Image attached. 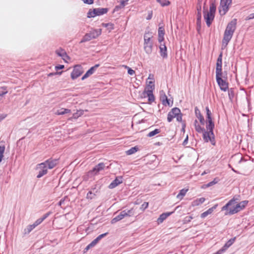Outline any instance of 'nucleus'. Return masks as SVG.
<instances>
[{
  "label": "nucleus",
  "instance_id": "9b49d317",
  "mask_svg": "<svg viewBox=\"0 0 254 254\" xmlns=\"http://www.w3.org/2000/svg\"><path fill=\"white\" fill-rule=\"evenodd\" d=\"M214 135L213 132L211 131H204L203 132V138L205 142L210 141L212 145H215Z\"/></svg>",
  "mask_w": 254,
  "mask_h": 254
},
{
  "label": "nucleus",
  "instance_id": "338daca9",
  "mask_svg": "<svg viewBox=\"0 0 254 254\" xmlns=\"http://www.w3.org/2000/svg\"><path fill=\"white\" fill-rule=\"evenodd\" d=\"M64 202V200L61 199L59 202V205L61 206Z\"/></svg>",
  "mask_w": 254,
  "mask_h": 254
},
{
  "label": "nucleus",
  "instance_id": "4d7b16f0",
  "mask_svg": "<svg viewBox=\"0 0 254 254\" xmlns=\"http://www.w3.org/2000/svg\"><path fill=\"white\" fill-rule=\"evenodd\" d=\"M127 73L129 75H133L135 73V71L131 69V68H128V71H127Z\"/></svg>",
  "mask_w": 254,
  "mask_h": 254
},
{
  "label": "nucleus",
  "instance_id": "ddd939ff",
  "mask_svg": "<svg viewBox=\"0 0 254 254\" xmlns=\"http://www.w3.org/2000/svg\"><path fill=\"white\" fill-rule=\"evenodd\" d=\"M105 167V165L103 163H100L98 165L95 166V167L90 171L88 172V174L91 175H96L99 172L104 170Z\"/></svg>",
  "mask_w": 254,
  "mask_h": 254
},
{
  "label": "nucleus",
  "instance_id": "dca6fc26",
  "mask_svg": "<svg viewBox=\"0 0 254 254\" xmlns=\"http://www.w3.org/2000/svg\"><path fill=\"white\" fill-rule=\"evenodd\" d=\"M222 75H216L217 82L221 90L226 91L228 88V84L225 80L222 79Z\"/></svg>",
  "mask_w": 254,
  "mask_h": 254
},
{
  "label": "nucleus",
  "instance_id": "4468645a",
  "mask_svg": "<svg viewBox=\"0 0 254 254\" xmlns=\"http://www.w3.org/2000/svg\"><path fill=\"white\" fill-rule=\"evenodd\" d=\"M222 54L221 53L217 60L216 67V75H222Z\"/></svg>",
  "mask_w": 254,
  "mask_h": 254
},
{
  "label": "nucleus",
  "instance_id": "37998d69",
  "mask_svg": "<svg viewBox=\"0 0 254 254\" xmlns=\"http://www.w3.org/2000/svg\"><path fill=\"white\" fill-rule=\"evenodd\" d=\"M107 233H105L99 235L95 239H94L97 243L103 237L106 236L107 235Z\"/></svg>",
  "mask_w": 254,
  "mask_h": 254
},
{
  "label": "nucleus",
  "instance_id": "bf43d9fd",
  "mask_svg": "<svg viewBox=\"0 0 254 254\" xmlns=\"http://www.w3.org/2000/svg\"><path fill=\"white\" fill-rule=\"evenodd\" d=\"M201 13H200V12H198V14H197V22H200V20H201Z\"/></svg>",
  "mask_w": 254,
  "mask_h": 254
},
{
  "label": "nucleus",
  "instance_id": "09e8293b",
  "mask_svg": "<svg viewBox=\"0 0 254 254\" xmlns=\"http://www.w3.org/2000/svg\"><path fill=\"white\" fill-rule=\"evenodd\" d=\"M43 221L42 220V219L40 218L39 219H38L33 224L34 225V226L35 227L37 226L38 225H39V224H40Z\"/></svg>",
  "mask_w": 254,
  "mask_h": 254
},
{
  "label": "nucleus",
  "instance_id": "0e129e2a",
  "mask_svg": "<svg viewBox=\"0 0 254 254\" xmlns=\"http://www.w3.org/2000/svg\"><path fill=\"white\" fill-rule=\"evenodd\" d=\"M7 92L6 89H4L3 91H2L1 93L0 92V95H4V94H6Z\"/></svg>",
  "mask_w": 254,
  "mask_h": 254
},
{
  "label": "nucleus",
  "instance_id": "3c124183",
  "mask_svg": "<svg viewBox=\"0 0 254 254\" xmlns=\"http://www.w3.org/2000/svg\"><path fill=\"white\" fill-rule=\"evenodd\" d=\"M197 117L199 120V121L201 123V124L204 125V120L203 116L200 114H199L198 116H197Z\"/></svg>",
  "mask_w": 254,
  "mask_h": 254
},
{
  "label": "nucleus",
  "instance_id": "5fc2aeb1",
  "mask_svg": "<svg viewBox=\"0 0 254 254\" xmlns=\"http://www.w3.org/2000/svg\"><path fill=\"white\" fill-rule=\"evenodd\" d=\"M85 3L88 4H92L94 2V0H82Z\"/></svg>",
  "mask_w": 254,
  "mask_h": 254
},
{
  "label": "nucleus",
  "instance_id": "69168bd1",
  "mask_svg": "<svg viewBox=\"0 0 254 254\" xmlns=\"http://www.w3.org/2000/svg\"><path fill=\"white\" fill-rule=\"evenodd\" d=\"M188 136H187V137L186 138V139L183 141V145H186L188 143Z\"/></svg>",
  "mask_w": 254,
  "mask_h": 254
},
{
  "label": "nucleus",
  "instance_id": "58836bf2",
  "mask_svg": "<svg viewBox=\"0 0 254 254\" xmlns=\"http://www.w3.org/2000/svg\"><path fill=\"white\" fill-rule=\"evenodd\" d=\"M5 151V146L4 145L0 146V163L1 162L3 157V153Z\"/></svg>",
  "mask_w": 254,
  "mask_h": 254
},
{
  "label": "nucleus",
  "instance_id": "423d86ee",
  "mask_svg": "<svg viewBox=\"0 0 254 254\" xmlns=\"http://www.w3.org/2000/svg\"><path fill=\"white\" fill-rule=\"evenodd\" d=\"M149 34H145L144 36V49L147 54H150L152 52L153 42Z\"/></svg>",
  "mask_w": 254,
  "mask_h": 254
},
{
  "label": "nucleus",
  "instance_id": "c9c22d12",
  "mask_svg": "<svg viewBox=\"0 0 254 254\" xmlns=\"http://www.w3.org/2000/svg\"><path fill=\"white\" fill-rule=\"evenodd\" d=\"M159 132H160V129H155L154 130L150 131L147 134V136L148 137H152V136H153L155 135L156 134L159 133Z\"/></svg>",
  "mask_w": 254,
  "mask_h": 254
},
{
  "label": "nucleus",
  "instance_id": "aec40b11",
  "mask_svg": "<svg viewBox=\"0 0 254 254\" xmlns=\"http://www.w3.org/2000/svg\"><path fill=\"white\" fill-rule=\"evenodd\" d=\"M48 169H52L54 168L58 164V160L57 159H48L44 162Z\"/></svg>",
  "mask_w": 254,
  "mask_h": 254
},
{
  "label": "nucleus",
  "instance_id": "c85d7f7f",
  "mask_svg": "<svg viewBox=\"0 0 254 254\" xmlns=\"http://www.w3.org/2000/svg\"><path fill=\"white\" fill-rule=\"evenodd\" d=\"M194 127L196 131L199 133L203 132L204 129L200 127L197 120L194 121Z\"/></svg>",
  "mask_w": 254,
  "mask_h": 254
},
{
  "label": "nucleus",
  "instance_id": "de8ad7c7",
  "mask_svg": "<svg viewBox=\"0 0 254 254\" xmlns=\"http://www.w3.org/2000/svg\"><path fill=\"white\" fill-rule=\"evenodd\" d=\"M148 206V203L146 202H144L143 203V204L141 205L140 207V209L142 210H144L146 208H147Z\"/></svg>",
  "mask_w": 254,
  "mask_h": 254
},
{
  "label": "nucleus",
  "instance_id": "603ef678",
  "mask_svg": "<svg viewBox=\"0 0 254 254\" xmlns=\"http://www.w3.org/2000/svg\"><path fill=\"white\" fill-rule=\"evenodd\" d=\"M206 112H207V119H211V112L210 111L209 108L208 107L206 108Z\"/></svg>",
  "mask_w": 254,
  "mask_h": 254
},
{
  "label": "nucleus",
  "instance_id": "8fccbe9b",
  "mask_svg": "<svg viewBox=\"0 0 254 254\" xmlns=\"http://www.w3.org/2000/svg\"><path fill=\"white\" fill-rule=\"evenodd\" d=\"M176 120L178 122H181L182 121V115L181 113L178 114V115L176 116Z\"/></svg>",
  "mask_w": 254,
  "mask_h": 254
},
{
  "label": "nucleus",
  "instance_id": "72a5a7b5",
  "mask_svg": "<svg viewBox=\"0 0 254 254\" xmlns=\"http://www.w3.org/2000/svg\"><path fill=\"white\" fill-rule=\"evenodd\" d=\"M162 6H167L170 4V2L167 0H156Z\"/></svg>",
  "mask_w": 254,
  "mask_h": 254
},
{
  "label": "nucleus",
  "instance_id": "f257e3e1",
  "mask_svg": "<svg viewBox=\"0 0 254 254\" xmlns=\"http://www.w3.org/2000/svg\"><path fill=\"white\" fill-rule=\"evenodd\" d=\"M236 23L237 20L234 19L228 24L222 40V49L225 48L231 40L236 29Z\"/></svg>",
  "mask_w": 254,
  "mask_h": 254
},
{
  "label": "nucleus",
  "instance_id": "c03bdc74",
  "mask_svg": "<svg viewBox=\"0 0 254 254\" xmlns=\"http://www.w3.org/2000/svg\"><path fill=\"white\" fill-rule=\"evenodd\" d=\"M95 195V193H93L91 191H90L87 193L86 197L88 199H91L94 198Z\"/></svg>",
  "mask_w": 254,
  "mask_h": 254
},
{
  "label": "nucleus",
  "instance_id": "7c9ffc66",
  "mask_svg": "<svg viewBox=\"0 0 254 254\" xmlns=\"http://www.w3.org/2000/svg\"><path fill=\"white\" fill-rule=\"evenodd\" d=\"M70 110L67 109L62 108L60 110H58L56 114L58 115H62L65 114L69 113L70 112Z\"/></svg>",
  "mask_w": 254,
  "mask_h": 254
},
{
  "label": "nucleus",
  "instance_id": "a18cd8bd",
  "mask_svg": "<svg viewBox=\"0 0 254 254\" xmlns=\"http://www.w3.org/2000/svg\"><path fill=\"white\" fill-rule=\"evenodd\" d=\"M235 239H236L235 237L232 238V239H230L228 241H227L226 243L230 247L235 242Z\"/></svg>",
  "mask_w": 254,
  "mask_h": 254
},
{
  "label": "nucleus",
  "instance_id": "4be33fe9",
  "mask_svg": "<svg viewBox=\"0 0 254 254\" xmlns=\"http://www.w3.org/2000/svg\"><path fill=\"white\" fill-rule=\"evenodd\" d=\"M231 161L232 162H238V163L240 164L243 161H246V160L243 159L241 154H237L232 156Z\"/></svg>",
  "mask_w": 254,
  "mask_h": 254
},
{
  "label": "nucleus",
  "instance_id": "79ce46f5",
  "mask_svg": "<svg viewBox=\"0 0 254 254\" xmlns=\"http://www.w3.org/2000/svg\"><path fill=\"white\" fill-rule=\"evenodd\" d=\"M193 219L192 216H186L184 219V223L186 224L191 221V220Z\"/></svg>",
  "mask_w": 254,
  "mask_h": 254
},
{
  "label": "nucleus",
  "instance_id": "7ed1b4c3",
  "mask_svg": "<svg viewBox=\"0 0 254 254\" xmlns=\"http://www.w3.org/2000/svg\"><path fill=\"white\" fill-rule=\"evenodd\" d=\"M101 29H92L89 33H86L80 41V43L90 41L92 39L97 38L101 35Z\"/></svg>",
  "mask_w": 254,
  "mask_h": 254
},
{
  "label": "nucleus",
  "instance_id": "f704fd0d",
  "mask_svg": "<svg viewBox=\"0 0 254 254\" xmlns=\"http://www.w3.org/2000/svg\"><path fill=\"white\" fill-rule=\"evenodd\" d=\"M84 111V110H79L77 111L75 113L73 114V118L74 119H77L78 117H80L82 115H83Z\"/></svg>",
  "mask_w": 254,
  "mask_h": 254
},
{
  "label": "nucleus",
  "instance_id": "49530a36",
  "mask_svg": "<svg viewBox=\"0 0 254 254\" xmlns=\"http://www.w3.org/2000/svg\"><path fill=\"white\" fill-rule=\"evenodd\" d=\"M128 0H122L121 2V4L120 6H117L116 8H122L124 7L126 4L127 3Z\"/></svg>",
  "mask_w": 254,
  "mask_h": 254
},
{
  "label": "nucleus",
  "instance_id": "4c0bfd02",
  "mask_svg": "<svg viewBox=\"0 0 254 254\" xmlns=\"http://www.w3.org/2000/svg\"><path fill=\"white\" fill-rule=\"evenodd\" d=\"M229 248V246H228L226 243L221 249H220L217 252V253L218 254H222L223 253H224L226 251V250Z\"/></svg>",
  "mask_w": 254,
  "mask_h": 254
},
{
  "label": "nucleus",
  "instance_id": "052dcab7",
  "mask_svg": "<svg viewBox=\"0 0 254 254\" xmlns=\"http://www.w3.org/2000/svg\"><path fill=\"white\" fill-rule=\"evenodd\" d=\"M64 68V65H58V66H56V69L57 70L62 69H63Z\"/></svg>",
  "mask_w": 254,
  "mask_h": 254
},
{
  "label": "nucleus",
  "instance_id": "e433bc0d",
  "mask_svg": "<svg viewBox=\"0 0 254 254\" xmlns=\"http://www.w3.org/2000/svg\"><path fill=\"white\" fill-rule=\"evenodd\" d=\"M229 248V246H228L226 243L221 249H220L217 252V253L218 254H222L223 253H224L226 251V250Z\"/></svg>",
  "mask_w": 254,
  "mask_h": 254
},
{
  "label": "nucleus",
  "instance_id": "f8f14e48",
  "mask_svg": "<svg viewBox=\"0 0 254 254\" xmlns=\"http://www.w3.org/2000/svg\"><path fill=\"white\" fill-rule=\"evenodd\" d=\"M83 71L82 67L80 65H76L74 66L73 70L71 73V78L74 79L79 77L82 73Z\"/></svg>",
  "mask_w": 254,
  "mask_h": 254
},
{
  "label": "nucleus",
  "instance_id": "9d476101",
  "mask_svg": "<svg viewBox=\"0 0 254 254\" xmlns=\"http://www.w3.org/2000/svg\"><path fill=\"white\" fill-rule=\"evenodd\" d=\"M36 170L38 171L37 178H40L48 173V167H46L44 162L38 164Z\"/></svg>",
  "mask_w": 254,
  "mask_h": 254
},
{
  "label": "nucleus",
  "instance_id": "c756f323",
  "mask_svg": "<svg viewBox=\"0 0 254 254\" xmlns=\"http://www.w3.org/2000/svg\"><path fill=\"white\" fill-rule=\"evenodd\" d=\"M36 227L33 224L32 225H29L27 226L26 228L24 230V234H28L30 233L32 230H33Z\"/></svg>",
  "mask_w": 254,
  "mask_h": 254
},
{
  "label": "nucleus",
  "instance_id": "5701e85b",
  "mask_svg": "<svg viewBox=\"0 0 254 254\" xmlns=\"http://www.w3.org/2000/svg\"><path fill=\"white\" fill-rule=\"evenodd\" d=\"M173 212L163 213L160 215L157 219V222L158 224L162 223L168 216L172 214Z\"/></svg>",
  "mask_w": 254,
  "mask_h": 254
},
{
  "label": "nucleus",
  "instance_id": "6e6552de",
  "mask_svg": "<svg viewBox=\"0 0 254 254\" xmlns=\"http://www.w3.org/2000/svg\"><path fill=\"white\" fill-rule=\"evenodd\" d=\"M236 205V201L234 198L231 199L229 202L224 206H223L222 208V211H226L225 214L227 215H233L236 214V213H233L232 211L233 210L234 208H235Z\"/></svg>",
  "mask_w": 254,
  "mask_h": 254
},
{
  "label": "nucleus",
  "instance_id": "774afa93",
  "mask_svg": "<svg viewBox=\"0 0 254 254\" xmlns=\"http://www.w3.org/2000/svg\"><path fill=\"white\" fill-rule=\"evenodd\" d=\"M197 9L198 10V12H200V10H201V6L199 5V6H197Z\"/></svg>",
  "mask_w": 254,
  "mask_h": 254
},
{
  "label": "nucleus",
  "instance_id": "a211bd4d",
  "mask_svg": "<svg viewBox=\"0 0 254 254\" xmlns=\"http://www.w3.org/2000/svg\"><path fill=\"white\" fill-rule=\"evenodd\" d=\"M248 201L244 200L240 202L239 203L236 202L235 208L232 211L233 213H238L241 210H243L247 205Z\"/></svg>",
  "mask_w": 254,
  "mask_h": 254
},
{
  "label": "nucleus",
  "instance_id": "393cba45",
  "mask_svg": "<svg viewBox=\"0 0 254 254\" xmlns=\"http://www.w3.org/2000/svg\"><path fill=\"white\" fill-rule=\"evenodd\" d=\"M216 207H217V205H215L214 206L212 207L211 208H209L206 211L201 213V216H200L202 218H204L209 214H211L212 213V212L214 211V210L216 208Z\"/></svg>",
  "mask_w": 254,
  "mask_h": 254
},
{
  "label": "nucleus",
  "instance_id": "473e14b6",
  "mask_svg": "<svg viewBox=\"0 0 254 254\" xmlns=\"http://www.w3.org/2000/svg\"><path fill=\"white\" fill-rule=\"evenodd\" d=\"M99 66V64H95L94 66L91 67L88 71L87 73L89 74L90 75H92L95 70Z\"/></svg>",
  "mask_w": 254,
  "mask_h": 254
},
{
  "label": "nucleus",
  "instance_id": "39448f33",
  "mask_svg": "<svg viewBox=\"0 0 254 254\" xmlns=\"http://www.w3.org/2000/svg\"><path fill=\"white\" fill-rule=\"evenodd\" d=\"M134 214V211L133 208L129 210H124L122 211L119 215L114 217L112 220V224H114L118 221L122 220L125 217L131 216Z\"/></svg>",
  "mask_w": 254,
  "mask_h": 254
},
{
  "label": "nucleus",
  "instance_id": "ea45409f",
  "mask_svg": "<svg viewBox=\"0 0 254 254\" xmlns=\"http://www.w3.org/2000/svg\"><path fill=\"white\" fill-rule=\"evenodd\" d=\"M218 182V180L217 179H214L213 181L208 183V184H207L206 185H205V187H203L202 188H208V187H209L210 186H212L216 184H217Z\"/></svg>",
  "mask_w": 254,
  "mask_h": 254
},
{
  "label": "nucleus",
  "instance_id": "2f4dec72",
  "mask_svg": "<svg viewBox=\"0 0 254 254\" xmlns=\"http://www.w3.org/2000/svg\"><path fill=\"white\" fill-rule=\"evenodd\" d=\"M138 148L136 146L131 147L130 149L127 151L126 153L127 155H131L137 151Z\"/></svg>",
  "mask_w": 254,
  "mask_h": 254
},
{
  "label": "nucleus",
  "instance_id": "a878e982",
  "mask_svg": "<svg viewBox=\"0 0 254 254\" xmlns=\"http://www.w3.org/2000/svg\"><path fill=\"white\" fill-rule=\"evenodd\" d=\"M207 120L208 124L206 125V128L208 130V131H211L212 132H213V130L214 127V124L212 122V119H207Z\"/></svg>",
  "mask_w": 254,
  "mask_h": 254
},
{
  "label": "nucleus",
  "instance_id": "b1692460",
  "mask_svg": "<svg viewBox=\"0 0 254 254\" xmlns=\"http://www.w3.org/2000/svg\"><path fill=\"white\" fill-rule=\"evenodd\" d=\"M205 200V198L204 197H200L199 198H196L194 200L191 202V206L193 207L198 206L201 204H202Z\"/></svg>",
  "mask_w": 254,
  "mask_h": 254
},
{
  "label": "nucleus",
  "instance_id": "cd10ccee",
  "mask_svg": "<svg viewBox=\"0 0 254 254\" xmlns=\"http://www.w3.org/2000/svg\"><path fill=\"white\" fill-rule=\"evenodd\" d=\"M188 190V189H182L181 190L179 193L177 195V198L180 200H182L184 196L186 195L187 192Z\"/></svg>",
  "mask_w": 254,
  "mask_h": 254
},
{
  "label": "nucleus",
  "instance_id": "bb28decb",
  "mask_svg": "<svg viewBox=\"0 0 254 254\" xmlns=\"http://www.w3.org/2000/svg\"><path fill=\"white\" fill-rule=\"evenodd\" d=\"M164 35V30L162 27H159L158 29L159 41L160 43L163 41V36Z\"/></svg>",
  "mask_w": 254,
  "mask_h": 254
},
{
  "label": "nucleus",
  "instance_id": "680f3d73",
  "mask_svg": "<svg viewBox=\"0 0 254 254\" xmlns=\"http://www.w3.org/2000/svg\"><path fill=\"white\" fill-rule=\"evenodd\" d=\"M90 75L89 74L87 73V71L86 72V73L82 76L81 79H82V80H84V79H85L86 78H87V77H88Z\"/></svg>",
  "mask_w": 254,
  "mask_h": 254
},
{
  "label": "nucleus",
  "instance_id": "20e7f679",
  "mask_svg": "<svg viewBox=\"0 0 254 254\" xmlns=\"http://www.w3.org/2000/svg\"><path fill=\"white\" fill-rule=\"evenodd\" d=\"M153 75L150 74L146 80V86L144 90V93L146 95H153V91L155 89Z\"/></svg>",
  "mask_w": 254,
  "mask_h": 254
},
{
  "label": "nucleus",
  "instance_id": "6ab92c4d",
  "mask_svg": "<svg viewBox=\"0 0 254 254\" xmlns=\"http://www.w3.org/2000/svg\"><path fill=\"white\" fill-rule=\"evenodd\" d=\"M123 178L122 176H118L109 185V188L110 189H114L123 183Z\"/></svg>",
  "mask_w": 254,
  "mask_h": 254
},
{
  "label": "nucleus",
  "instance_id": "1a4fd4ad",
  "mask_svg": "<svg viewBox=\"0 0 254 254\" xmlns=\"http://www.w3.org/2000/svg\"><path fill=\"white\" fill-rule=\"evenodd\" d=\"M232 3V0H221L219 11L221 15H225L229 9V6Z\"/></svg>",
  "mask_w": 254,
  "mask_h": 254
},
{
  "label": "nucleus",
  "instance_id": "6e6d98bb",
  "mask_svg": "<svg viewBox=\"0 0 254 254\" xmlns=\"http://www.w3.org/2000/svg\"><path fill=\"white\" fill-rule=\"evenodd\" d=\"M50 214V212H48L46 214H45L41 218L42 219L43 221H44L45 219H46Z\"/></svg>",
  "mask_w": 254,
  "mask_h": 254
},
{
  "label": "nucleus",
  "instance_id": "0eeeda50",
  "mask_svg": "<svg viewBox=\"0 0 254 254\" xmlns=\"http://www.w3.org/2000/svg\"><path fill=\"white\" fill-rule=\"evenodd\" d=\"M109 10L107 8H96L90 9L87 13V17L92 18L106 13Z\"/></svg>",
  "mask_w": 254,
  "mask_h": 254
},
{
  "label": "nucleus",
  "instance_id": "13d9d810",
  "mask_svg": "<svg viewBox=\"0 0 254 254\" xmlns=\"http://www.w3.org/2000/svg\"><path fill=\"white\" fill-rule=\"evenodd\" d=\"M254 18V13L250 14L247 18V20H250Z\"/></svg>",
  "mask_w": 254,
  "mask_h": 254
},
{
  "label": "nucleus",
  "instance_id": "a19ab883",
  "mask_svg": "<svg viewBox=\"0 0 254 254\" xmlns=\"http://www.w3.org/2000/svg\"><path fill=\"white\" fill-rule=\"evenodd\" d=\"M98 243L94 240L90 244H89L86 248V249L88 250L90 248L94 247Z\"/></svg>",
  "mask_w": 254,
  "mask_h": 254
},
{
  "label": "nucleus",
  "instance_id": "f3484780",
  "mask_svg": "<svg viewBox=\"0 0 254 254\" xmlns=\"http://www.w3.org/2000/svg\"><path fill=\"white\" fill-rule=\"evenodd\" d=\"M56 54L65 62H67V60L69 59V57L67 55L65 50L62 48H59L55 51Z\"/></svg>",
  "mask_w": 254,
  "mask_h": 254
},
{
  "label": "nucleus",
  "instance_id": "864d4df0",
  "mask_svg": "<svg viewBox=\"0 0 254 254\" xmlns=\"http://www.w3.org/2000/svg\"><path fill=\"white\" fill-rule=\"evenodd\" d=\"M6 117L7 114L4 113H0V122H1L3 120H4Z\"/></svg>",
  "mask_w": 254,
  "mask_h": 254
},
{
  "label": "nucleus",
  "instance_id": "412c9836",
  "mask_svg": "<svg viewBox=\"0 0 254 254\" xmlns=\"http://www.w3.org/2000/svg\"><path fill=\"white\" fill-rule=\"evenodd\" d=\"M160 49V53L161 56L163 58H167V48L164 43H162V42L160 43V45L159 46Z\"/></svg>",
  "mask_w": 254,
  "mask_h": 254
},
{
  "label": "nucleus",
  "instance_id": "e2e57ef3",
  "mask_svg": "<svg viewBox=\"0 0 254 254\" xmlns=\"http://www.w3.org/2000/svg\"><path fill=\"white\" fill-rule=\"evenodd\" d=\"M148 100L150 101H154L155 100V96H148Z\"/></svg>",
  "mask_w": 254,
  "mask_h": 254
},
{
  "label": "nucleus",
  "instance_id": "2eb2a0df",
  "mask_svg": "<svg viewBox=\"0 0 254 254\" xmlns=\"http://www.w3.org/2000/svg\"><path fill=\"white\" fill-rule=\"evenodd\" d=\"M180 113V110L178 108H173L170 112L168 114L167 121L168 122H171L173 119L176 117L178 114Z\"/></svg>",
  "mask_w": 254,
  "mask_h": 254
},
{
  "label": "nucleus",
  "instance_id": "f03ea898",
  "mask_svg": "<svg viewBox=\"0 0 254 254\" xmlns=\"http://www.w3.org/2000/svg\"><path fill=\"white\" fill-rule=\"evenodd\" d=\"M216 9L215 4L214 3H211L210 5L209 11L204 9V18L208 27L210 26L214 19Z\"/></svg>",
  "mask_w": 254,
  "mask_h": 254
}]
</instances>
